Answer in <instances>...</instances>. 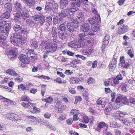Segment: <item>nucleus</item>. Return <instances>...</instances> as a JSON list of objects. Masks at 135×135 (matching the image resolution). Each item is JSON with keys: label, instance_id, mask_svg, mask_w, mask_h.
I'll return each instance as SVG.
<instances>
[{"label": "nucleus", "instance_id": "8", "mask_svg": "<svg viewBox=\"0 0 135 135\" xmlns=\"http://www.w3.org/2000/svg\"><path fill=\"white\" fill-rule=\"evenodd\" d=\"M80 27V30L84 33L88 32L90 29V25L88 23H83Z\"/></svg>", "mask_w": 135, "mask_h": 135}, {"label": "nucleus", "instance_id": "16", "mask_svg": "<svg viewBox=\"0 0 135 135\" xmlns=\"http://www.w3.org/2000/svg\"><path fill=\"white\" fill-rule=\"evenodd\" d=\"M55 107L56 109L57 110L58 112L60 113H62L63 110L65 109L64 105L58 103H57L55 105Z\"/></svg>", "mask_w": 135, "mask_h": 135}, {"label": "nucleus", "instance_id": "2", "mask_svg": "<svg viewBox=\"0 0 135 135\" xmlns=\"http://www.w3.org/2000/svg\"><path fill=\"white\" fill-rule=\"evenodd\" d=\"M128 99L125 97L119 96L115 100L116 103L117 105H115L116 108H115V109H118L119 108L120 106L121 107L123 105V104H127L128 103Z\"/></svg>", "mask_w": 135, "mask_h": 135}, {"label": "nucleus", "instance_id": "4", "mask_svg": "<svg viewBox=\"0 0 135 135\" xmlns=\"http://www.w3.org/2000/svg\"><path fill=\"white\" fill-rule=\"evenodd\" d=\"M13 30L17 34H25L27 32V28L26 27L22 26H20L18 25H14Z\"/></svg>", "mask_w": 135, "mask_h": 135}, {"label": "nucleus", "instance_id": "1", "mask_svg": "<svg viewBox=\"0 0 135 135\" xmlns=\"http://www.w3.org/2000/svg\"><path fill=\"white\" fill-rule=\"evenodd\" d=\"M40 45L45 49L46 52L47 54L55 52L57 49V47L55 45H51L49 43L46 41H42Z\"/></svg>", "mask_w": 135, "mask_h": 135}, {"label": "nucleus", "instance_id": "62", "mask_svg": "<svg viewBox=\"0 0 135 135\" xmlns=\"http://www.w3.org/2000/svg\"><path fill=\"white\" fill-rule=\"evenodd\" d=\"M123 29L124 30V32H126L128 29V27L127 25H124L123 26H122Z\"/></svg>", "mask_w": 135, "mask_h": 135}, {"label": "nucleus", "instance_id": "35", "mask_svg": "<svg viewBox=\"0 0 135 135\" xmlns=\"http://www.w3.org/2000/svg\"><path fill=\"white\" fill-rule=\"evenodd\" d=\"M9 74L11 75H13L14 76H17L18 75V74L16 73L14 70L12 69H9L7 71Z\"/></svg>", "mask_w": 135, "mask_h": 135}, {"label": "nucleus", "instance_id": "61", "mask_svg": "<svg viewBox=\"0 0 135 135\" xmlns=\"http://www.w3.org/2000/svg\"><path fill=\"white\" fill-rule=\"evenodd\" d=\"M91 11L95 15L94 16H95V15H99L98 14V12L97 11V9L94 8H91Z\"/></svg>", "mask_w": 135, "mask_h": 135}, {"label": "nucleus", "instance_id": "57", "mask_svg": "<svg viewBox=\"0 0 135 135\" xmlns=\"http://www.w3.org/2000/svg\"><path fill=\"white\" fill-rule=\"evenodd\" d=\"M128 102H129L132 104H135V99L132 97L130 98L128 100Z\"/></svg>", "mask_w": 135, "mask_h": 135}, {"label": "nucleus", "instance_id": "47", "mask_svg": "<svg viewBox=\"0 0 135 135\" xmlns=\"http://www.w3.org/2000/svg\"><path fill=\"white\" fill-rule=\"evenodd\" d=\"M40 23L41 26H42L43 25V24L44 23L45 21V18L44 16L42 15L41 16V17L40 18Z\"/></svg>", "mask_w": 135, "mask_h": 135}, {"label": "nucleus", "instance_id": "10", "mask_svg": "<svg viewBox=\"0 0 135 135\" xmlns=\"http://www.w3.org/2000/svg\"><path fill=\"white\" fill-rule=\"evenodd\" d=\"M120 64L122 67L127 69L130 66V64L127 62H126L124 60V56L121 57L120 59Z\"/></svg>", "mask_w": 135, "mask_h": 135}, {"label": "nucleus", "instance_id": "5", "mask_svg": "<svg viewBox=\"0 0 135 135\" xmlns=\"http://www.w3.org/2000/svg\"><path fill=\"white\" fill-rule=\"evenodd\" d=\"M11 23H8L4 25L0 24V33L8 36L11 28Z\"/></svg>", "mask_w": 135, "mask_h": 135}, {"label": "nucleus", "instance_id": "58", "mask_svg": "<svg viewBox=\"0 0 135 135\" xmlns=\"http://www.w3.org/2000/svg\"><path fill=\"white\" fill-rule=\"evenodd\" d=\"M94 81V79L91 78H90L88 79L87 83L89 84L93 83Z\"/></svg>", "mask_w": 135, "mask_h": 135}, {"label": "nucleus", "instance_id": "26", "mask_svg": "<svg viewBox=\"0 0 135 135\" xmlns=\"http://www.w3.org/2000/svg\"><path fill=\"white\" fill-rule=\"evenodd\" d=\"M14 6L16 10L18 12H21L22 11L21 4L19 2H17L14 4Z\"/></svg>", "mask_w": 135, "mask_h": 135}, {"label": "nucleus", "instance_id": "18", "mask_svg": "<svg viewBox=\"0 0 135 135\" xmlns=\"http://www.w3.org/2000/svg\"><path fill=\"white\" fill-rule=\"evenodd\" d=\"M68 0H61L60 2V8L63 9L66 7L68 4Z\"/></svg>", "mask_w": 135, "mask_h": 135}, {"label": "nucleus", "instance_id": "28", "mask_svg": "<svg viewBox=\"0 0 135 135\" xmlns=\"http://www.w3.org/2000/svg\"><path fill=\"white\" fill-rule=\"evenodd\" d=\"M81 44L78 41H72V48H77L80 47Z\"/></svg>", "mask_w": 135, "mask_h": 135}, {"label": "nucleus", "instance_id": "56", "mask_svg": "<svg viewBox=\"0 0 135 135\" xmlns=\"http://www.w3.org/2000/svg\"><path fill=\"white\" fill-rule=\"evenodd\" d=\"M78 21H76L78 22L79 23H82L83 22H84V19L82 17H78Z\"/></svg>", "mask_w": 135, "mask_h": 135}, {"label": "nucleus", "instance_id": "12", "mask_svg": "<svg viewBox=\"0 0 135 135\" xmlns=\"http://www.w3.org/2000/svg\"><path fill=\"white\" fill-rule=\"evenodd\" d=\"M58 36L61 40H64L67 38L68 35L67 32L59 31H58Z\"/></svg>", "mask_w": 135, "mask_h": 135}, {"label": "nucleus", "instance_id": "51", "mask_svg": "<svg viewBox=\"0 0 135 135\" xmlns=\"http://www.w3.org/2000/svg\"><path fill=\"white\" fill-rule=\"evenodd\" d=\"M46 87V86L45 85H42L41 87V94L42 96H44V94L45 91Z\"/></svg>", "mask_w": 135, "mask_h": 135}, {"label": "nucleus", "instance_id": "52", "mask_svg": "<svg viewBox=\"0 0 135 135\" xmlns=\"http://www.w3.org/2000/svg\"><path fill=\"white\" fill-rule=\"evenodd\" d=\"M42 15H36L33 16V17L34 20L36 21H38L40 20V18L42 16Z\"/></svg>", "mask_w": 135, "mask_h": 135}, {"label": "nucleus", "instance_id": "13", "mask_svg": "<svg viewBox=\"0 0 135 135\" xmlns=\"http://www.w3.org/2000/svg\"><path fill=\"white\" fill-rule=\"evenodd\" d=\"M114 106L115 105L112 106L111 103H108L107 107H106L104 111L105 114H109L112 109H115V108H116V107Z\"/></svg>", "mask_w": 135, "mask_h": 135}, {"label": "nucleus", "instance_id": "39", "mask_svg": "<svg viewBox=\"0 0 135 135\" xmlns=\"http://www.w3.org/2000/svg\"><path fill=\"white\" fill-rule=\"evenodd\" d=\"M123 123L125 125L128 126H130L132 125V123L128 120L127 118L125 119V120L123 122Z\"/></svg>", "mask_w": 135, "mask_h": 135}, {"label": "nucleus", "instance_id": "60", "mask_svg": "<svg viewBox=\"0 0 135 135\" xmlns=\"http://www.w3.org/2000/svg\"><path fill=\"white\" fill-rule=\"evenodd\" d=\"M83 120L85 123H87L89 122V119L87 116H85L83 117Z\"/></svg>", "mask_w": 135, "mask_h": 135}, {"label": "nucleus", "instance_id": "54", "mask_svg": "<svg viewBox=\"0 0 135 135\" xmlns=\"http://www.w3.org/2000/svg\"><path fill=\"white\" fill-rule=\"evenodd\" d=\"M69 92L71 94H74L76 93L74 88L70 87L69 88Z\"/></svg>", "mask_w": 135, "mask_h": 135}, {"label": "nucleus", "instance_id": "44", "mask_svg": "<svg viewBox=\"0 0 135 135\" xmlns=\"http://www.w3.org/2000/svg\"><path fill=\"white\" fill-rule=\"evenodd\" d=\"M21 100L22 101L28 102H29L30 101L29 97L26 96H23L21 97Z\"/></svg>", "mask_w": 135, "mask_h": 135}, {"label": "nucleus", "instance_id": "19", "mask_svg": "<svg viewBox=\"0 0 135 135\" xmlns=\"http://www.w3.org/2000/svg\"><path fill=\"white\" fill-rule=\"evenodd\" d=\"M82 0H78L76 1V2H72L71 3L72 7H75V9H79L78 7H80L81 5H83Z\"/></svg>", "mask_w": 135, "mask_h": 135}, {"label": "nucleus", "instance_id": "20", "mask_svg": "<svg viewBox=\"0 0 135 135\" xmlns=\"http://www.w3.org/2000/svg\"><path fill=\"white\" fill-rule=\"evenodd\" d=\"M17 48H15L14 49L9 50L7 52V54L8 55H12L14 56L15 57H16L17 55Z\"/></svg>", "mask_w": 135, "mask_h": 135}, {"label": "nucleus", "instance_id": "48", "mask_svg": "<svg viewBox=\"0 0 135 135\" xmlns=\"http://www.w3.org/2000/svg\"><path fill=\"white\" fill-rule=\"evenodd\" d=\"M9 12H10L7 11L3 13L2 16H3V17L7 19L9 17L10 15Z\"/></svg>", "mask_w": 135, "mask_h": 135}, {"label": "nucleus", "instance_id": "50", "mask_svg": "<svg viewBox=\"0 0 135 135\" xmlns=\"http://www.w3.org/2000/svg\"><path fill=\"white\" fill-rule=\"evenodd\" d=\"M81 100L82 98L81 97L79 96H76L75 97L74 104H77L79 102L81 101Z\"/></svg>", "mask_w": 135, "mask_h": 135}, {"label": "nucleus", "instance_id": "45", "mask_svg": "<svg viewBox=\"0 0 135 135\" xmlns=\"http://www.w3.org/2000/svg\"><path fill=\"white\" fill-rule=\"evenodd\" d=\"M116 66L113 65L112 64H109L108 66L109 70L111 71H113L116 68Z\"/></svg>", "mask_w": 135, "mask_h": 135}, {"label": "nucleus", "instance_id": "30", "mask_svg": "<svg viewBox=\"0 0 135 135\" xmlns=\"http://www.w3.org/2000/svg\"><path fill=\"white\" fill-rule=\"evenodd\" d=\"M100 99V98H99L98 100L97 103V104L99 105L101 104L103 107H105V105L107 103V102L104 99Z\"/></svg>", "mask_w": 135, "mask_h": 135}, {"label": "nucleus", "instance_id": "53", "mask_svg": "<svg viewBox=\"0 0 135 135\" xmlns=\"http://www.w3.org/2000/svg\"><path fill=\"white\" fill-rule=\"evenodd\" d=\"M57 24H58V25L61 24L64 21L63 19L60 17V18H58V17H57Z\"/></svg>", "mask_w": 135, "mask_h": 135}, {"label": "nucleus", "instance_id": "17", "mask_svg": "<svg viewBox=\"0 0 135 135\" xmlns=\"http://www.w3.org/2000/svg\"><path fill=\"white\" fill-rule=\"evenodd\" d=\"M82 51L83 55L88 56L91 54L92 52V50L90 47H86L83 48Z\"/></svg>", "mask_w": 135, "mask_h": 135}, {"label": "nucleus", "instance_id": "25", "mask_svg": "<svg viewBox=\"0 0 135 135\" xmlns=\"http://www.w3.org/2000/svg\"><path fill=\"white\" fill-rule=\"evenodd\" d=\"M51 3L48 2L46 3L45 6V10L46 12H48L52 11Z\"/></svg>", "mask_w": 135, "mask_h": 135}, {"label": "nucleus", "instance_id": "15", "mask_svg": "<svg viewBox=\"0 0 135 135\" xmlns=\"http://www.w3.org/2000/svg\"><path fill=\"white\" fill-rule=\"evenodd\" d=\"M21 15L22 16L23 19L24 20L27 18L30 17V16L28 11L25 8L22 9V11L21 12Z\"/></svg>", "mask_w": 135, "mask_h": 135}, {"label": "nucleus", "instance_id": "42", "mask_svg": "<svg viewBox=\"0 0 135 135\" xmlns=\"http://www.w3.org/2000/svg\"><path fill=\"white\" fill-rule=\"evenodd\" d=\"M76 7H72L71 8H69L68 7V10L69 13V12L72 13L73 14L75 12L77 11L78 9H75V8Z\"/></svg>", "mask_w": 135, "mask_h": 135}, {"label": "nucleus", "instance_id": "21", "mask_svg": "<svg viewBox=\"0 0 135 135\" xmlns=\"http://www.w3.org/2000/svg\"><path fill=\"white\" fill-rule=\"evenodd\" d=\"M30 47L32 49H36L38 46V42L34 40L33 39L31 40L30 42Z\"/></svg>", "mask_w": 135, "mask_h": 135}, {"label": "nucleus", "instance_id": "23", "mask_svg": "<svg viewBox=\"0 0 135 135\" xmlns=\"http://www.w3.org/2000/svg\"><path fill=\"white\" fill-rule=\"evenodd\" d=\"M15 17L14 19L17 20L18 21L20 22L21 20V12H18L17 13L16 11L14 12L13 13Z\"/></svg>", "mask_w": 135, "mask_h": 135}, {"label": "nucleus", "instance_id": "46", "mask_svg": "<svg viewBox=\"0 0 135 135\" xmlns=\"http://www.w3.org/2000/svg\"><path fill=\"white\" fill-rule=\"evenodd\" d=\"M23 2L27 4L28 6H30V4H32L33 2V0H23Z\"/></svg>", "mask_w": 135, "mask_h": 135}, {"label": "nucleus", "instance_id": "36", "mask_svg": "<svg viewBox=\"0 0 135 135\" xmlns=\"http://www.w3.org/2000/svg\"><path fill=\"white\" fill-rule=\"evenodd\" d=\"M0 99L2 102L9 105V103L10 102L9 101H10V99L4 98L2 96H0Z\"/></svg>", "mask_w": 135, "mask_h": 135}, {"label": "nucleus", "instance_id": "11", "mask_svg": "<svg viewBox=\"0 0 135 135\" xmlns=\"http://www.w3.org/2000/svg\"><path fill=\"white\" fill-rule=\"evenodd\" d=\"M87 36V35L86 33H81L79 35L78 41L81 44L85 40H86V38H88L89 37H86Z\"/></svg>", "mask_w": 135, "mask_h": 135}, {"label": "nucleus", "instance_id": "40", "mask_svg": "<svg viewBox=\"0 0 135 135\" xmlns=\"http://www.w3.org/2000/svg\"><path fill=\"white\" fill-rule=\"evenodd\" d=\"M26 54L28 58H30V55L32 54L33 53H34V50H31L30 49H28L26 50Z\"/></svg>", "mask_w": 135, "mask_h": 135}, {"label": "nucleus", "instance_id": "32", "mask_svg": "<svg viewBox=\"0 0 135 135\" xmlns=\"http://www.w3.org/2000/svg\"><path fill=\"white\" fill-rule=\"evenodd\" d=\"M28 103H26L25 102H22L21 103L22 105L24 107L26 108H28L31 107L30 105L33 107V105H34V104L32 103L28 102Z\"/></svg>", "mask_w": 135, "mask_h": 135}, {"label": "nucleus", "instance_id": "7", "mask_svg": "<svg viewBox=\"0 0 135 135\" xmlns=\"http://www.w3.org/2000/svg\"><path fill=\"white\" fill-rule=\"evenodd\" d=\"M109 41V36L108 35H106L103 40L102 45L101 47V49L103 52H104L105 49L108 47Z\"/></svg>", "mask_w": 135, "mask_h": 135}, {"label": "nucleus", "instance_id": "24", "mask_svg": "<svg viewBox=\"0 0 135 135\" xmlns=\"http://www.w3.org/2000/svg\"><path fill=\"white\" fill-rule=\"evenodd\" d=\"M12 5L9 3H7L4 5V8L6 11L8 12H11L12 10Z\"/></svg>", "mask_w": 135, "mask_h": 135}, {"label": "nucleus", "instance_id": "6", "mask_svg": "<svg viewBox=\"0 0 135 135\" xmlns=\"http://www.w3.org/2000/svg\"><path fill=\"white\" fill-rule=\"evenodd\" d=\"M87 21L91 25H94L97 24V22H99L100 21V17L99 15H95L93 17L89 18Z\"/></svg>", "mask_w": 135, "mask_h": 135}, {"label": "nucleus", "instance_id": "29", "mask_svg": "<svg viewBox=\"0 0 135 135\" xmlns=\"http://www.w3.org/2000/svg\"><path fill=\"white\" fill-rule=\"evenodd\" d=\"M26 22L27 24L31 27H34V26H36L35 25L36 24L35 22L32 21L30 19H27L26 20Z\"/></svg>", "mask_w": 135, "mask_h": 135}, {"label": "nucleus", "instance_id": "38", "mask_svg": "<svg viewBox=\"0 0 135 135\" xmlns=\"http://www.w3.org/2000/svg\"><path fill=\"white\" fill-rule=\"evenodd\" d=\"M70 25H71L73 26V27L75 30V29L77 28L79 26V24L78 22L77 21H75V22H72L71 23Z\"/></svg>", "mask_w": 135, "mask_h": 135}, {"label": "nucleus", "instance_id": "22", "mask_svg": "<svg viewBox=\"0 0 135 135\" xmlns=\"http://www.w3.org/2000/svg\"><path fill=\"white\" fill-rule=\"evenodd\" d=\"M66 25V24L64 23L62 24L58 25L57 26V28L58 30H60L59 31H66L67 29Z\"/></svg>", "mask_w": 135, "mask_h": 135}, {"label": "nucleus", "instance_id": "41", "mask_svg": "<svg viewBox=\"0 0 135 135\" xmlns=\"http://www.w3.org/2000/svg\"><path fill=\"white\" fill-rule=\"evenodd\" d=\"M106 124L103 122H100L98 125L97 126L101 129L104 128L106 126Z\"/></svg>", "mask_w": 135, "mask_h": 135}, {"label": "nucleus", "instance_id": "43", "mask_svg": "<svg viewBox=\"0 0 135 135\" xmlns=\"http://www.w3.org/2000/svg\"><path fill=\"white\" fill-rule=\"evenodd\" d=\"M14 114L12 113H8L6 115V117L10 120H12Z\"/></svg>", "mask_w": 135, "mask_h": 135}, {"label": "nucleus", "instance_id": "64", "mask_svg": "<svg viewBox=\"0 0 135 135\" xmlns=\"http://www.w3.org/2000/svg\"><path fill=\"white\" fill-rule=\"evenodd\" d=\"M44 116L46 118L49 119L51 117V115L50 113L46 112L44 114Z\"/></svg>", "mask_w": 135, "mask_h": 135}, {"label": "nucleus", "instance_id": "37", "mask_svg": "<svg viewBox=\"0 0 135 135\" xmlns=\"http://www.w3.org/2000/svg\"><path fill=\"white\" fill-rule=\"evenodd\" d=\"M91 28L95 32L98 31L100 29V26L98 25H97V24H95V25H94L92 26Z\"/></svg>", "mask_w": 135, "mask_h": 135}, {"label": "nucleus", "instance_id": "55", "mask_svg": "<svg viewBox=\"0 0 135 135\" xmlns=\"http://www.w3.org/2000/svg\"><path fill=\"white\" fill-rule=\"evenodd\" d=\"M18 89L20 90H24L26 89V88L23 84H21L18 86Z\"/></svg>", "mask_w": 135, "mask_h": 135}, {"label": "nucleus", "instance_id": "31", "mask_svg": "<svg viewBox=\"0 0 135 135\" xmlns=\"http://www.w3.org/2000/svg\"><path fill=\"white\" fill-rule=\"evenodd\" d=\"M23 37H22V38H21V39L20 40V42H21V43H20V44L22 45L25 44L26 41L27 40V38H28V37L27 36V33H26L25 34H24L23 35Z\"/></svg>", "mask_w": 135, "mask_h": 135}, {"label": "nucleus", "instance_id": "27", "mask_svg": "<svg viewBox=\"0 0 135 135\" xmlns=\"http://www.w3.org/2000/svg\"><path fill=\"white\" fill-rule=\"evenodd\" d=\"M51 35L53 38L57 37L58 35V32L57 30L56 27L52 28L51 31Z\"/></svg>", "mask_w": 135, "mask_h": 135}, {"label": "nucleus", "instance_id": "59", "mask_svg": "<svg viewBox=\"0 0 135 135\" xmlns=\"http://www.w3.org/2000/svg\"><path fill=\"white\" fill-rule=\"evenodd\" d=\"M114 56H113L114 57ZM110 64H112L113 65H116L117 64V60L116 58H114V57L113 59H112Z\"/></svg>", "mask_w": 135, "mask_h": 135}, {"label": "nucleus", "instance_id": "9", "mask_svg": "<svg viewBox=\"0 0 135 135\" xmlns=\"http://www.w3.org/2000/svg\"><path fill=\"white\" fill-rule=\"evenodd\" d=\"M18 58L24 64H27L29 63V59L27 58L26 55L22 54L20 55Z\"/></svg>", "mask_w": 135, "mask_h": 135}, {"label": "nucleus", "instance_id": "63", "mask_svg": "<svg viewBox=\"0 0 135 135\" xmlns=\"http://www.w3.org/2000/svg\"><path fill=\"white\" fill-rule=\"evenodd\" d=\"M57 17L56 16L53 18L52 23L54 26H56L57 24Z\"/></svg>", "mask_w": 135, "mask_h": 135}, {"label": "nucleus", "instance_id": "14", "mask_svg": "<svg viewBox=\"0 0 135 135\" xmlns=\"http://www.w3.org/2000/svg\"><path fill=\"white\" fill-rule=\"evenodd\" d=\"M68 7H67V8H65L61 11L59 13V15L60 17L64 18L68 16Z\"/></svg>", "mask_w": 135, "mask_h": 135}, {"label": "nucleus", "instance_id": "34", "mask_svg": "<svg viewBox=\"0 0 135 135\" xmlns=\"http://www.w3.org/2000/svg\"><path fill=\"white\" fill-rule=\"evenodd\" d=\"M51 6L52 10H54L53 11L54 12H56L58 8V6L56 3H54L53 4L51 3Z\"/></svg>", "mask_w": 135, "mask_h": 135}, {"label": "nucleus", "instance_id": "3", "mask_svg": "<svg viewBox=\"0 0 135 135\" xmlns=\"http://www.w3.org/2000/svg\"><path fill=\"white\" fill-rule=\"evenodd\" d=\"M22 38V36L20 34L15 33L13 36H12L10 38V40L12 44L15 46H18L20 43V40Z\"/></svg>", "mask_w": 135, "mask_h": 135}, {"label": "nucleus", "instance_id": "49", "mask_svg": "<svg viewBox=\"0 0 135 135\" xmlns=\"http://www.w3.org/2000/svg\"><path fill=\"white\" fill-rule=\"evenodd\" d=\"M93 30L92 28H91V29H89V30L88 32V33H87V36L89 35L92 36L95 34V32Z\"/></svg>", "mask_w": 135, "mask_h": 135}, {"label": "nucleus", "instance_id": "33", "mask_svg": "<svg viewBox=\"0 0 135 135\" xmlns=\"http://www.w3.org/2000/svg\"><path fill=\"white\" fill-rule=\"evenodd\" d=\"M71 24L70 22L68 23L67 24V30H68L69 31L71 32H73L75 30L72 25H70Z\"/></svg>", "mask_w": 135, "mask_h": 135}]
</instances>
